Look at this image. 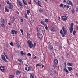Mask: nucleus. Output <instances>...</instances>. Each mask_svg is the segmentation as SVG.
<instances>
[{"mask_svg":"<svg viewBox=\"0 0 78 78\" xmlns=\"http://www.w3.org/2000/svg\"><path fill=\"white\" fill-rule=\"evenodd\" d=\"M27 44L30 48H33V43L32 42V41L30 40H28L27 41Z\"/></svg>","mask_w":78,"mask_h":78,"instance_id":"nucleus-1","label":"nucleus"},{"mask_svg":"<svg viewBox=\"0 0 78 78\" xmlns=\"http://www.w3.org/2000/svg\"><path fill=\"white\" fill-rule=\"evenodd\" d=\"M73 23H72L71 26L69 28V31H70V33H72V32L73 31Z\"/></svg>","mask_w":78,"mask_h":78,"instance_id":"nucleus-2","label":"nucleus"},{"mask_svg":"<svg viewBox=\"0 0 78 78\" xmlns=\"http://www.w3.org/2000/svg\"><path fill=\"white\" fill-rule=\"evenodd\" d=\"M9 9H13V5H12L11 2H10L9 5Z\"/></svg>","mask_w":78,"mask_h":78,"instance_id":"nucleus-3","label":"nucleus"},{"mask_svg":"<svg viewBox=\"0 0 78 78\" xmlns=\"http://www.w3.org/2000/svg\"><path fill=\"white\" fill-rule=\"evenodd\" d=\"M58 63V60L56 59H55L54 60V63L55 64V65H53V66L54 67H56V64H57Z\"/></svg>","mask_w":78,"mask_h":78,"instance_id":"nucleus-4","label":"nucleus"},{"mask_svg":"<svg viewBox=\"0 0 78 78\" xmlns=\"http://www.w3.org/2000/svg\"><path fill=\"white\" fill-rule=\"evenodd\" d=\"M62 30L64 32V34H67V30L66 29L64 28V27H63Z\"/></svg>","mask_w":78,"mask_h":78,"instance_id":"nucleus-5","label":"nucleus"},{"mask_svg":"<svg viewBox=\"0 0 78 78\" xmlns=\"http://www.w3.org/2000/svg\"><path fill=\"white\" fill-rule=\"evenodd\" d=\"M17 3L20 6H23V5H22V3L20 2V0H17Z\"/></svg>","mask_w":78,"mask_h":78,"instance_id":"nucleus-6","label":"nucleus"},{"mask_svg":"<svg viewBox=\"0 0 78 78\" xmlns=\"http://www.w3.org/2000/svg\"><path fill=\"white\" fill-rule=\"evenodd\" d=\"M62 19L63 21H66V20H67V18L66 16H63L62 17Z\"/></svg>","mask_w":78,"mask_h":78,"instance_id":"nucleus-7","label":"nucleus"},{"mask_svg":"<svg viewBox=\"0 0 78 78\" xmlns=\"http://www.w3.org/2000/svg\"><path fill=\"white\" fill-rule=\"evenodd\" d=\"M55 30H56V27H52L51 29V31L52 32H54V31H55Z\"/></svg>","mask_w":78,"mask_h":78,"instance_id":"nucleus-8","label":"nucleus"},{"mask_svg":"<svg viewBox=\"0 0 78 78\" xmlns=\"http://www.w3.org/2000/svg\"><path fill=\"white\" fill-rule=\"evenodd\" d=\"M0 69L2 72H3L5 71V66H2L0 67Z\"/></svg>","mask_w":78,"mask_h":78,"instance_id":"nucleus-9","label":"nucleus"},{"mask_svg":"<svg viewBox=\"0 0 78 78\" xmlns=\"http://www.w3.org/2000/svg\"><path fill=\"white\" fill-rule=\"evenodd\" d=\"M21 73V71H20L17 70L16 72V75H20Z\"/></svg>","mask_w":78,"mask_h":78,"instance_id":"nucleus-10","label":"nucleus"},{"mask_svg":"<svg viewBox=\"0 0 78 78\" xmlns=\"http://www.w3.org/2000/svg\"><path fill=\"white\" fill-rule=\"evenodd\" d=\"M38 37H39V38H40V39L42 38V37H43L42 35L39 33H38Z\"/></svg>","mask_w":78,"mask_h":78,"instance_id":"nucleus-11","label":"nucleus"},{"mask_svg":"<svg viewBox=\"0 0 78 78\" xmlns=\"http://www.w3.org/2000/svg\"><path fill=\"white\" fill-rule=\"evenodd\" d=\"M5 12H9V10L8 9L7 7H5Z\"/></svg>","mask_w":78,"mask_h":78,"instance_id":"nucleus-12","label":"nucleus"},{"mask_svg":"<svg viewBox=\"0 0 78 78\" xmlns=\"http://www.w3.org/2000/svg\"><path fill=\"white\" fill-rule=\"evenodd\" d=\"M68 2L69 3H67V5H71V6H73V4H72V2L71 1H69V0H68Z\"/></svg>","mask_w":78,"mask_h":78,"instance_id":"nucleus-13","label":"nucleus"},{"mask_svg":"<svg viewBox=\"0 0 78 78\" xmlns=\"http://www.w3.org/2000/svg\"><path fill=\"white\" fill-rule=\"evenodd\" d=\"M48 48L49 50H51L53 49V47L51 45H49L48 47Z\"/></svg>","mask_w":78,"mask_h":78,"instance_id":"nucleus-14","label":"nucleus"},{"mask_svg":"<svg viewBox=\"0 0 78 78\" xmlns=\"http://www.w3.org/2000/svg\"><path fill=\"white\" fill-rule=\"evenodd\" d=\"M66 72V73H69V71L67 70V69H66V68H64V69L63 70V72Z\"/></svg>","mask_w":78,"mask_h":78,"instance_id":"nucleus-15","label":"nucleus"},{"mask_svg":"<svg viewBox=\"0 0 78 78\" xmlns=\"http://www.w3.org/2000/svg\"><path fill=\"white\" fill-rule=\"evenodd\" d=\"M33 70V68L31 67H29L28 68V71H30V70Z\"/></svg>","mask_w":78,"mask_h":78,"instance_id":"nucleus-16","label":"nucleus"},{"mask_svg":"<svg viewBox=\"0 0 78 78\" xmlns=\"http://www.w3.org/2000/svg\"><path fill=\"white\" fill-rule=\"evenodd\" d=\"M11 32L12 34L14 35L15 34V30L14 29H12Z\"/></svg>","mask_w":78,"mask_h":78,"instance_id":"nucleus-17","label":"nucleus"},{"mask_svg":"<svg viewBox=\"0 0 78 78\" xmlns=\"http://www.w3.org/2000/svg\"><path fill=\"white\" fill-rule=\"evenodd\" d=\"M39 11L40 13H41V12H43V9H42L41 8L40 9Z\"/></svg>","mask_w":78,"mask_h":78,"instance_id":"nucleus-18","label":"nucleus"},{"mask_svg":"<svg viewBox=\"0 0 78 78\" xmlns=\"http://www.w3.org/2000/svg\"><path fill=\"white\" fill-rule=\"evenodd\" d=\"M40 23L41 24H42V25H43L44 26H45V23H44V21H41L40 22Z\"/></svg>","mask_w":78,"mask_h":78,"instance_id":"nucleus-19","label":"nucleus"},{"mask_svg":"<svg viewBox=\"0 0 78 78\" xmlns=\"http://www.w3.org/2000/svg\"><path fill=\"white\" fill-rule=\"evenodd\" d=\"M23 2L24 5H27V3L26 2V1H25V0H23Z\"/></svg>","mask_w":78,"mask_h":78,"instance_id":"nucleus-20","label":"nucleus"},{"mask_svg":"<svg viewBox=\"0 0 78 78\" xmlns=\"http://www.w3.org/2000/svg\"><path fill=\"white\" fill-rule=\"evenodd\" d=\"M14 21H15V18L13 17L12 18V23H14Z\"/></svg>","mask_w":78,"mask_h":78,"instance_id":"nucleus-21","label":"nucleus"},{"mask_svg":"<svg viewBox=\"0 0 78 78\" xmlns=\"http://www.w3.org/2000/svg\"><path fill=\"white\" fill-rule=\"evenodd\" d=\"M40 2V1H38V2H37V5H38V6H40V7H42V6H41V4H40V3H39Z\"/></svg>","mask_w":78,"mask_h":78,"instance_id":"nucleus-22","label":"nucleus"},{"mask_svg":"<svg viewBox=\"0 0 78 78\" xmlns=\"http://www.w3.org/2000/svg\"><path fill=\"white\" fill-rule=\"evenodd\" d=\"M1 21L2 23H4L5 22V20L2 18L1 20Z\"/></svg>","mask_w":78,"mask_h":78,"instance_id":"nucleus-23","label":"nucleus"},{"mask_svg":"<svg viewBox=\"0 0 78 78\" xmlns=\"http://www.w3.org/2000/svg\"><path fill=\"white\" fill-rule=\"evenodd\" d=\"M27 14H28V15H29V14H30V10H27Z\"/></svg>","mask_w":78,"mask_h":78,"instance_id":"nucleus-24","label":"nucleus"},{"mask_svg":"<svg viewBox=\"0 0 78 78\" xmlns=\"http://www.w3.org/2000/svg\"><path fill=\"white\" fill-rule=\"evenodd\" d=\"M67 65L68 66H72V64L69 62L67 63Z\"/></svg>","mask_w":78,"mask_h":78,"instance_id":"nucleus-25","label":"nucleus"},{"mask_svg":"<svg viewBox=\"0 0 78 78\" xmlns=\"http://www.w3.org/2000/svg\"><path fill=\"white\" fill-rule=\"evenodd\" d=\"M2 59L3 60V61H4L5 62H8V61H7L6 59V58H3Z\"/></svg>","mask_w":78,"mask_h":78,"instance_id":"nucleus-26","label":"nucleus"},{"mask_svg":"<svg viewBox=\"0 0 78 78\" xmlns=\"http://www.w3.org/2000/svg\"><path fill=\"white\" fill-rule=\"evenodd\" d=\"M72 70V67H68V70L69 71H71Z\"/></svg>","mask_w":78,"mask_h":78,"instance_id":"nucleus-27","label":"nucleus"},{"mask_svg":"<svg viewBox=\"0 0 78 78\" xmlns=\"http://www.w3.org/2000/svg\"><path fill=\"white\" fill-rule=\"evenodd\" d=\"M20 31L21 33H22V35H23V30H22L21 29L20 30Z\"/></svg>","mask_w":78,"mask_h":78,"instance_id":"nucleus-28","label":"nucleus"},{"mask_svg":"<svg viewBox=\"0 0 78 78\" xmlns=\"http://www.w3.org/2000/svg\"><path fill=\"white\" fill-rule=\"evenodd\" d=\"M14 77V75H10L9 76V78H13Z\"/></svg>","mask_w":78,"mask_h":78,"instance_id":"nucleus-29","label":"nucleus"},{"mask_svg":"<svg viewBox=\"0 0 78 78\" xmlns=\"http://www.w3.org/2000/svg\"><path fill=\"white\" fill-rule=\"evenodd\" d=\"M27 37H30V33H27Z\"/></svg>","mask_w":78,"mask_h":78,"instance_id":"nucleus-30","label":"nucleus"},{"mask_svg":"<svg viewBox=\"0 0 78 78\" xmlns=\"http://www.w3.org/2000/svg\"><path fill=\"white\" fill-rule=\"evenodd\" d=\"M21 22L23 23V19L22 18V17H21Z\"/></svg>","mask_w":78,"mask_h":78,"instance_id":"nucleus-31","label":"nucleus"},{"mask_svg":"<svg viewBox=\"0 0 78 78\" xmlns=\"http://www.w3.org/2000/svg\"><path fill=\"white\" fill-rule=\"evenodd\" d=\"M71 11L72 14H73L74 12H75V11H74V9H73L71 10Z\"/></svg>","mask_w":78,"mask_h":78,"instance_id":"nucleus-32","label":"nucleus"},{"mask_svg":"<svg viewBox=\"0 0 78 78\" xmlns=\"http://www.w3.org/2000/svg\"><path fill=\"white\" fill-rule=\"evenodd\" d=\"M45 25L46 26V27H45V28L47 30L48 29V27H47V24H45Z\"/></svg>","mask_w":78,"mask_h":78,"instance_id":"nucleus-33","label":"nucleus"},{"mask_svg":"<svg viewBox=\"0 0 78 78\" xmlns=\"http://www.w3.org/2000/svg\"><path fill=\"white\" fill-rule=\"evenodd\" d=\"M27 56H31V55L30 53H29L27 54Z\"/></svg>","mask_w":78,"mask_h":78,"instance_id":"nucleus-34","label":"nucleus"},{"mask_svg":"<svg viewBox=\"0 0 78 78\" xmlns=\"http://www.w3.org/2000/svg\"><path fill=\"white\" fill-rule=\"evenodd\" d=\"M1 58H2V59H3L4 58H5V56L2 55H1Z\"/></svg>","mask_w":78,"mask_h":78,"instance_id":"nucleus-35","label":"nucleus"},{"mask_svg":"<svg viewBox=\"0 0 78 78\" xmlns=\"http://www.w3.org/2000/svg\"><path fill=\"white\" fill-rule=\"evenodd\" d=\"M30 78H34V76H33V75L32 74H30Z\"/></svg>","mask_w":78,"mask_h":78,"instance_id":"nucleus-36","label":"nucleus"},{"mask_svg":"<svg viewBox=\"0 0 78 78\" xmlns=\"http://www.w3.org/2000/svg\"><path fill=\"white\" fill-rule=\"evenodd\" d=\"M25 18H26V19H27L28 18V16H27V14H25Z\"/></svg>","mask_w":78,"mask_h":78,"instance_id":"nucleus-37","label":"nucleus"},{"mask_svg":"<svg viewBox=\"0 0 78 78\" xmlns=\"http://www.w3.org/2000/svg\"><path fill=\"white\" fill-rule=\"evenodd\" d=\"M60 7H62L63 6V4L62 3H61L59 5Z\"/></svg>","mask_w":78,"mask_h":78,"instance_id":"nucleus-38","label":"nucleus"},{"mask_svg":"<svg viewBox=\"0 0 78 78\" xmlns=\"http://www.w3.org/2000/svg\"><path fill=\"white\" fill-rule=\"evenodd\" d=\"M10 45L11 46H13L14 45V44H13V43L11 42V43H10Z\"/></svg>","mask_w":78,"mask_h":78,"instance_id":"nucleus-39","label":"nucleus"},{"mask_svg":"<svg viewBox=\"0 0 78 78\" xmlns=\"http://www.w3.org/2000/svg\"><path fill=\"white\" fill-rule=\"evenodd\" d=\"M69 55V53H66V57H67V58H68V55Z\"/></svg>","mask_w":78,"mask_h":78,"instance_id":"nucleus-40","label":"nucleus"},{"mask_svg":"<svg viewBox=\"0 0 78 78\" xmlns=\"http://www.w3.org/2000/svg\"><path fill=\"white\" fill-rule=\"evenodd\" d=\"M3 54L5 56H6V53L5 52H3Z\"/></svg>","mask_w":78,"mask_h":78,"instance_id":"nucleus-41","label":"nucleus"},{"mask_svg":"<svg viewBox=\"0 0 78 78\" xmlns=\"http://www.w3.org/2000/svg\"><path fill=\"white\" fill-rule=\"evenodd\" d=\"M41 66V65L39 64H37L36 65V67H37V66Z\"/></svg>","mask_w":78,"mask_h":78,"instance_id":"nucleus-42","label":"nucleus"},{"mask_svg":"<svg viewBox=\"0 0 78 78\" xmlns=\"http://www.w3.org/2000/svg\"><path fill=\"white\" fill-rule=\"evenodd\" d=\"M18 61H20V62H22V59L20 58H19L18 59Z\"/></svg>","mask_w":78,"mask_h":78,"instance_id":"nucleus-43","label":"nucleus"},{"mask_svg":"<svg viewBox=\"0 0 78 78\" xmlns=\"http://www.w3.org/2000/svg\"><path fill=\"white\" fill-rule=\"evenodd\" d=\"M62 37H65V34H64V33H63V34H62Z\"/></svg>","mask_w":78,"mask_h":78,"instance_id":"nucleus-44","label":"nucleus"},{"mask_svg":"<svg viewBox=\"0 0 78 78\" xmlns=\"http://www.w3.org/2000/svg\"><path fill=\"white\" fill-rule=\"evenodd\" d=\"M48 19H46L45 20V22L46 23L48 22Z\"/></svg>","mask_w":78,"mask_h":78,"instance_id":"nucleus-45","label":"nucleus"},{"mask_svg":"<svg viewBox=\"0 0 78 78\" xmlns=\"http://www.w3.org/2000/svg\"><path fill=\"white\" fill-rule=\"evenodd\" d=\"M75 33H76V31H75V30H74L73 32V35H75Z\"/></svg>","mask_w":78,"mask_h":78,"instance_id":"nucleus-46","label":"nucleus"},{"mask_svg":"<svg viewBox=\"0 0 78 78\" xmlns=\"http://www.w3.org/2000/svg\"><path fill=\"white\" fill-rule=\"evenodd\" d=\"M60 33H61V34H63L64 33H63V31H62V30H61V31H60Z\"/></svg>","mask_w":78,"mask_h":78,"instance_id":"nucleus-47","label":"nucleus"},{"mask_svg":"<svg viewBox=\"0 0 78 78\" xmlns=\"http://www.w3.org/2000/svg\"><path fill=\"white\" fill-rule=\"evenodd\" d=\"M21 54L22 55H23V51H21Z\"/></svg>","mask_w":78,"mask_h":78,"instance_id":"nucleus-48","label":"nucleus"},{"mask_svg":"<svg viewBox=\"0 0 78 78\" xmlns=\"http://www.w3.org/2000/svg\"><path fill=\"white\" fill-rule=\"evenodd\" d=\"M16 46H17V47H18V48H19V47H20V45L19 44H17L16 45Z\"/></svg>","mask_w":78,"mask_h":78,"instance_id":"nucleus-49","label":"nucleus"},{"mask_svg":"<svg viewBox=\"0 0 78 78\" xmlns=\"http://www.w3.org/2000/svg\"><path fill=\"white\" fill-rule=\"evenodd\" d=\"M15 34H17V31H15Z\"/></svg>","mask_w":78,"mask_h":78,"instance_id":"nucleus-50","label":"nucleus"},{"mask_svg":"<svg viewBox=\"0 0 78 78\" xmlns=\"http://www.w3.org/2000/svg\"><path fill=\"white\" fill-rule=\"evenodd\" d=\"M36 58H37L36 56H35L33 58V59L35 60V59H36Z\"/></svg>","mask_w":78,"mask_h":78,"instance_id":"nucleus-51","label":"nucleus"},{"mask_svg":"<svg viewBox=\"0 0 78 78\" xmlns=\"http://www.w3.org/2000/svg\"><path fill=\"white\" fill-rule=\"evenodd\" d=\"M2 27H4V24H3V23H2L1 25Z\"/></svg>","mask_w":78,"mask_h":78,"instance_id":"nucleus-52","label":"nucleus"},{"mask_svg":"<svg viewBox=\"0 0 78 78\" xmlns=\"http://www.w3.org/2000/svg\"><path fill=\"white\" fill-rule=\"evenodd\" d=\"M7 4H8V5H9V3H10L9 1H7Z\"/></svg>","mask_w":78,"mask_h":78,"instance_id":"nucleus-53","label":"nucleus"},{"mask_svg":"<svg viewBox=\"0 0 78 78\" xmlns=\"http://www.w3.org/2000/svg\"><path fill=\"white\" fill-rule=\"evenodd\" d=\"M36 43H34V47H35V46H36Z\"/></svg>","mask_w":78,"mask_h":78,"instance_id":"nucleus-54","label":"nucleus"},{"mask_svg":"<svg viewBox=\"0 0 78 78\" xmlns=\"http://www.w3.org/2000/svg\"><path fill=\"white\" fill-rule=\"evenodd\" d=\"M76 11L78 12V8L77 7L76 8Z\"/></svg>","mask_w":78,"mask_h":78,"instance_id":"nucleus-55","label":"nucleus"},{"mask_svg":"<svg viewBox=\"0 0 78 78\" xmlns=\"http://www.w3.org/2000/svg\"><path fill=\"white\" fill-rule=\"evenodd\" d=\"M29 5H31V1H30L29 2Z\"/></svg>","mask_w":78,"mask_h":78,"instance_id":"nucleus-56","label":"nucleus"},{"mask_svg":"<svg viewBox=\"0 0 78 78\" xmlns=\"http://www.w3.org/2000/svg\"><path fill=\"white\" fill-rule=\"evenodd\" d=\"M7 59H9V58H8V56H7V55H6V56H5Z\"/></svg>","mask_w":78,"mask_h":78,"instance_id":"nucleus-57","label":"nucleus"},{"mask_svg":"<svg viewBox=\"0 0 78 78\" xmlns=\"http://www.w3.org/2000/svg\"><path fill=\"white\" fill-rule=\"evenodd\" d=\"M8 24L9 25H12V24H11V23H8Z\"/></svg>","mask_w":78,"mask_h":78,"instance_id":"nucleus-58","label":"nucleus"},{"mask_svg":"<svg viewBox=\"0 0 78 78\" xmlns=\"http://www.w3.org/2000/svg\"><path fill=\"white\" fill-rule=\"evenodd\" d=\"M38 28H37V29H36V30H37V31H39V30H38Z\"/></svg>","mask_w":78,"mask_h":78,"instance_id":"nucleus-59","label":"nucleus"},{"mask_svg":"<svg viewBox=\"0 0 78 78\" xmlns=\"http://www.w3.org/2000/svg\"><path fill=\"white\" fill-rule=\"evenodd\" d=\"M69 5H67V8H69Z\"/></svg>","mask_w":78,"mask_h":78,"instance_id":"nucleus-60","label":"nucleus"},{"mask_svg":"<svg viewBox=\"0 0 78 78\" xmlns=\"http://www.w3.org/2000/svg\"><path fill=\"white\" fill-rule=\"evenodd\" d=\"M29 23H30V24H31V25H32V24H31V23H31V21H29Z\"/></svg>","mask_w":78,"mask_h":78,"instance_id":"nucleus-61","label":"nucleus"},{"mask_svg":"<svg viewBox=\"0 0 78 78\" xmlns=\"http://www.w3.org/2000/svg\"><path fill=\"white\" fill-rule=\"evenodd\" d=\"M64 64H65V66H67V63H66V62H65Z\"/></svg>","mask_w":78,"mask_h":78,"instance_id":"nucleus-62","label":"nucleus"},{"mask_svg":"<svg viewBox=\"0 0 78 78\" xmlns=\"http://www.w3.org/2000/svg\"><path fill=\"white\" fill-rule=\"evenodd\" d=\"M25 70H27V67H25Z\"/></svg>","mask_w":78,"mask_h":78,"instance_id":"nucleus-63","label":"nucleus"},{"mask_svg":"<svg viewBox=\"0 0 78 78\" xmlns=\"http://www.w3.org/2000/svg\"><path fill=\"white\" fill-rule=\"evenodd\" d=\"M64 8H66V5H64Z\"/></svg>","mask_w":78,"mask_h":78,"instance_id":"nucleus-64","label":"nucleus"}]
</instances>
